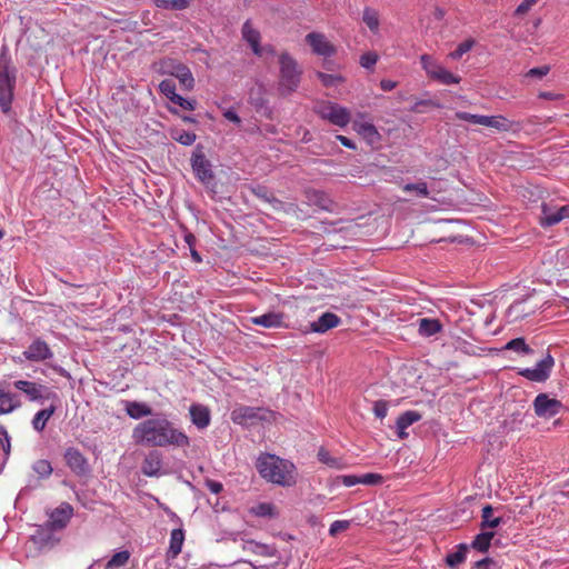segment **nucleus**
Returning <instances> with one entry per match:
<instances>
[{
	"label": "nucleus",
	"instance_id": "nucleus-25",
	"mask_svg": "<svg viewBox=\"0 0 569 569\" xmlns=\"http://www.w3.org/2000/svg\"><path fill=\"white\" fill-rule=\"evenodd\" d=\"M421 418L422 416L416 410H407L401 413L396 420V433L398 438L406 439L408 437L407 429Z\"/></svg>",
	"mask_w": 569,
	"mask_h": 569
},
{
	"label": "nucleus",
	"instance_id": "nucleus-40",
	"mask_svg": "<svg viewBox=\"0 0 569 569\" xmlns=\"http://www.w3.org/2000/svg\"><path fill=\"white\" fill-rule=\"evenodd\" d=\"M153 3L160 9L181 11L189 7L190 0H154Z\"/></svg>",
	"mask_w": 569,
	"mask_h": 569
},
{
	"label": "nucleus",
	"instance_id": "nucleus-36",
	"mask_svg": "<svg viewBox=\"0 0 569 569\" xmlns=\"http://www.w3.org/2000/svg\"><path fill=\"white\" fill-rule=\"evenodd\" d=\"M56 411L54 406H50L49 408L39 410L32 419V427L37 431H42L48 422V420L52 417Z\"/></svg>",
	"mask_w": 569,
	"mask_h": 569
},
{
	"label": "nucleus",
	"instance_id": "nucleus-30",
	"mask_svg": "<svg viewBox=\"0 0 569 569\" xmlns=\"http://www.w3.org/2000/svg\"><path fill=\"white\" fill-rule=\"evenodd\" d=\"M493 508L491 505H486L481 510V523L480 528L486 531V529L497 528L501 523H503V519L501 517H493Z\"/></svg>",
	"mask_w": 569,
	"mask_h": 569
},
{
	"label": "nucleus",
	"instance_id": "nucleus-11",
	"mask_svg": "<svg viewBox=\"0 0 569 569\" xmlns=\"http://www.w3.org/2000/svg\"><path fill=\"white\" fill-rule=\"evenodd\" d=\"M317 113L320 118L338 127H346L350 122L349 110L336 102L328 101L318 106Z\"/></svg>",
	"mask_w": 569,
	"mask_h": 569
},
{
	"label": "nucleus",
	"instance_id": "nucleus-12",
	"mask_svg": "<svg viewBox=\"0 0 569 569\" xmlns=\"http://www.w3.org/2000/svg\"><path fill=\"white\" fill-rule=\"evenodd\" d=\"M555 366L553 357L548 352L541 360H539L533 368H522L519 375L529 381L545 382L549 379L552 368Z\"/></svg>",
	"mask_w": 569,
	"mask_h": 569
},
{
	"label": "nucleus",
	"instance_id": "nucleus-52",
	"mask_svg": "<svg viewBox=\"0 0 569 569\" xmlns=\"http://www.w3.org/2000/svg\"><path fill=\"white\" fill-rule=\"evenodd\" d=\"M171 102L178 104L184 110H194L197 104L194 100H189L180 94H177Z\"/></svg>",
	"mask_w": 569,
	"mask_h": 569
},
{
	"label": "nucleus",
	"instance_id": "nucleus-58",
	"mask_svg": "<svg viewBox=\"0 0 569 569\" xmlns=\"http://www.w3.org/2000/svg\"><path fill=\"white\" fill-rule=\"evenodd\" d=\"M206 486L209 489V491L214 495L220 493L223 489L222 483L216 480H207Z\"/></svg>",
	"mask_w": 569,
	"mask_h": 569
},
{
	"label": "nucleus",
	"instance_id": "nucleus-4",
	"mask_svg": "<svg viewBox=\"0 0 569 569\" xmlns=\"http://www.w3.org/2000/svg\"><path fill=\"white\" fill-rule=\"evenodd\" d=\"M422 70L427 77L442 86L459 84L462 80L461 76L450 71L445 64L431 54L423 53L419 58Z\"/></svg>",
	"mask_w": 569,
	"mask_h": 569
},
{
	"label": "nucleus",
	"instance_id": "nucleus-14",
	"mask_svg": "<svg viewBox=\"0 0 569 569\" xmlns=\"http://www.w3.org/2000/svg\"><path fill=\"white\" fill-rule=\"evenodd\" d=\"M562 408L561 401L550 398L547 393H539L533 400L535 413L545 419L557 416Z\"/></svg>",
	"mask_w": 569,
	"mask_h": 569
},
{
	"label": "nucleus",
	"instance_id": "nucleus-28",
	"mask_svg": "<svg viewBox=\"0 0 569 569\" xmlns=\"http://www.w3.org/2000/svg\"><path fill=\"white\" fill-rule=\"evenodd\" d=\"M442 330V325L435 318H421L418 321V333L421 337L430 338Z\"/></svg>",
	"mask_w": 569,
	"mask_h": 569
},
{
	"label": "nucleus",
	"instance_id": "nucleus-43",
	"mask_svg": "<svg viewBox=\"0 0 569 569\" xmlns=\"http://www.w3.org/2000/svg\"><path fill=\"white\" fill-rule=\"evenodd\" d=\"M475 43L476 42L473 39H467V40L462 41L461 43H459L457 46V48L453 51H451L448 54V58L451 60H455V61L461 59V57L463 54L469 52L475 47Z\"/></svg>",
	"mask_w": 569,
	"mask_h": 569
},
{
	"label": "nucleus",
	"instance_id": "nucleus-18",
	"mask_svg": "<svg viewBox=\"0 0 569 569\" xmlns=\"http://www.w3.org/2000/svg\"><path fill=\"white\" fill-rule=\"evenodd\" d=\"M365 118L366 116L360 113L353 121V129L369 144H376L381 140V134L379 133L376 126L370 121H366Z\"/></svg>",
	"mask_w": 569,
	"mask_h": 569
},
{
	"label": "nucleus",
	"instance_id": "nucleus-56",
	"mask_svg": "<svg viewBox=\"0 0 569 569\" xmlns=\"http://www.w3.org/2000/svg\"><path fill=\"white\" fill-rule=\"evenodd\" d=\"M550 71V68L548 66L542 67H536L531 68L527 73L526 77L528 78H542L547 76Z\"/></svg>",
	"mask_w": 569,
	"mask_h": 569
},
{
	"label": "nucleus",
	"instance_id": "nucleus-10",
	"mask_svg": "<svg viewBox=\"0 0 569 569\" xmlns=\"http://www.w3.org/2000/svg\"><path fill=\"white\" fill-rule=\"evenodd\" d=\"M190 164L196 178L203 184L208 186L214 178L212 164L207 159L203 148L198 144L191 156Z\"/></svg>",
	"mask_w": 569,
	"mask_h": 569
},
{
	"label": "nucleus",
	"instance_id": "nucleus-50",
	"mask_svg": "<svg viewBox=\"0 0 569 569\" xmlns=\"http://www.w3.org/2000/svg\"><path fill=\"white\" fill-rule=\"evenodd\" d=\"M471 569H499V566L496 560L486 557L481 560L476 561Z\"/></svg>",
	"mask_w": 569,
	"mask_h": 569
},
{
	"label": "nucleus",
	"instance_id": "nucleus-7",
	"mask_svg": "<svg viewBox=\"0 0 569 569\" xmlns=\"http://www.w3.org/2000/svg\"><path fill=\"white\" fill-rule=\"evenodd\" d=\"M160 74L174 77L186 90H192L194 87V78L191 70L186 64L172 58L161 59L158 63Z\"/></svg>",
	"mask_w": 569,
	"mask_h": 569
},
{
	"label": "nucleus",
	"instance_id": "nucleus-29",
	"mask_svg": "<svg viewBox=\"0 0 569 569\" xmlns=\"http://www.w3.org/2000/svg\"><path fill=\"white\" fill-rule=\"evenodd\" d=\"M308 201L321 210L331 211L333 207L332 200L321 190H311L307 194Z\"/></svg>",
	"mask_w": 569,
	"mask_h": 569
},
{
	"label": "nucleus",
	"instance_id": "nucleus-5",
	"mask_svg": "<svg viewBox=\"0 0 569 569\" xmlns=\"http://www.w3.org/2000/svg\"><path fill=\"white\" fill-rule=\"evenodd\" d=\"M279 64L280 78L278 89L282 96H288L299 87L302 71L297 61L287 52L280 54Z\"/></svg>",
	"mask_w": 569,
	"mask_h": 569
},
{
	"label": "nucleus",
	"instance_id": "nucleus-38",
	"mask_svg": "<svg viewBox=\"0 0 569 569\" xmlns=\"http://www.w3.org/2000/svg\"><path fill=\"white\" fill-rule=\"evenodd\" d=\"M251 513L256 517L261 518H274L278 516L276 512L274 505L271 502H260L257 506L251 508Z\"/></svg>",
	"mask_w": 569,
	"mask_h": 569
},
{
	"label": "nucleus",
	"instance_id": "nucleus-55",
	"mask_svg": "<svg viewBox=\"0 0 569 569\" xmlns=\"http://www.w3.org/2000/svg\"><path fill=\"white\" fill-rule=\"evenodd\" d=\"M538 0H523L515 10V16H523L526 14L535 4H537Z\"/></svg>",
	"mask_w": 569,
	"mask_h": 569
},
{
	"label": "nucleus",
	"instance_id": "nucleus-6",
	"mask_svg": "<svg viewBox=\"0 0 569 569\" xmlns=\"http://www.w3.org/2000/svg\"><path fill=\"white\" fill-rule=\"evenodd\" d=\"M273 417L271 410L261 407L238 406L231 411V420L241 427H252L259 421H270Z\"/></svg>",
	"mask_w": 569,
	"mask_h": 569
},
{
	"label": "nucleus",
	"instance_id": "nucleus-64",
	"mask_svg": "<svg viewBox=\"0 0 569 569\" xmlns=\"http://www.w3.org/2000/svg\"><path fill=\"white\" fill-rule=\"evenodd\" d=\"M539 98L546 99V100H553V99H557L558 96L552 92L543 91V92L539 93Z\"/></svg>",
	"mask_w": 569,
	"mask_h": 569
},
{
	"label": "nucleus",
	"instance_id": "nucleus-32",
	"mask_svg": "<svg viewBox=\"0 0 569 569\" xmlns=\"http://www.w3.org/2000/svg\"><path fill=\"white\" fill-rule=\"evenodd\" d=\"M10 437L4 427L0 426V473L2 472L10 455Z\"/></svg>",
	"mask_w": 569,
	"mask_h": 569
},
{
	"label": "nucleus",
	"instance_id": "nucleus-57",
	"mask_svg": "<svg viewBox=\"0 0 569 569\" xmlns=\"http://www.w3.org/2000/svg\"><path fill=\"white\" fill-rule=\"evenodd\" d=\"M223 117L234 123V124H240L241 123V118L238 116V113L234 111L233 108H229L227 109L224 112H223Z\"/></svg>",
	"mask_w": 569,
	"mask_h": 569
},
{
	"label": "nucleus",
	"instance_id": "nucleus-53",
	"mask_svg": "<svg viewBox=\"0 0 569 569\" xmlns=\"http://www.w3.org/2000/svg\"><path fill=\"white\" fill-rule=\"evenodd\" d=\"M389 405L385 400H378L373 403V413L377 418L383 419L388 413Z\"/></svg>",
	"mask_w": 569,
	"mask_h": 569
},
{
	"label": "nucleus",
	"instance_id": "nucleus-3",
	"mask_svg": "<svg viewBox=\"0 0 569 569\" xmlns=\"http://www.w3.org/2000/svg\"><path fill=\"white\" fill-rule=\"evenodd\" d=\"M17 72L9 50L3 46L0 49V110L4 114L11 112L17 83Z\"/></svg>",
	"mask_w": 569,
	"mask_h": 569
},
{
	"label": "nucleus",
	"instance_id": "nucleus-23",
	"mask_svg": "<svg viewBox=\"0 0 569 569\" xmlns=\"http://www.w3.org/2000/svg\"><path fill=\"white\" fill-rule=\"evenodd\" d=\"M341 319L333 312L327 311L322 313L317 320L310 322V331L315 333H325L330 329L338 327Z\"/></svg>",
	"mask_w": 569,
	"mask_h": 569
},
{
	"label": "nucleus",
	"instance_id": "nucleus-16",
	"mask_svg": "<svg viewBox=\"0 0 569 569\" xmlns=\"http://www.w3.org/2000/svg\"><path fill=\"white\" fill-rule=\"evenodd\" d=\"M63 458L66 465L77 476H86L90 472L88 459L82 455V452L79 449L74 447L67 448Z\"/></svg>",
	"mask_w": 569,
	"mask_h": 569
},
{
	"label": "nucleus",
	"instance_id": "nucleus-60",
	"mask_svg": "<svg viewBox=\"0 0 569 569\" xmlns=\"http://www.w3.org/2000/svg\"><path fill=\"white\" fill-rule=\"evenodd\" d=\"M433 101L428 99V100H418L413 103V106L410 108V110L412 112H421V107L422 106H433Z\"/></svg>",
	"mask_w": 569,
	"mask_h": 569
},
{
	"label": "nucleus",
	"instance_id": "nucleus-45",
	"mask_svg": "<svg viewBox=\"0 0 569 569\" xmlns=\"http://www.w3.org/2000/svg\"><path fill=\"white\" fill-rule=\"evenodd\" d=\"M316 74L321 83L328 88L336 87L345 81V78L340 74H330L321 71H318Z\"/></svg>",
	"mask_w": 569,
	"mask_h": 569
},
{
	"label": "nucleus",
	"instance_id": "nucleus-61",
	"mask_svg": "<svg viewBox=\"0 0 569 569\" xmlns=\"http://www.w3.org/2000/svg\"><path fill=\"white\" fill-rule=\"evenodd\" d=\"M397 87V82L393 81V80H390V79H382L380 81V88L388 92V91H391L393 90L395 88Z\"/></svg>",
	"mask_w": 569,
	"mask_h": 569
},
{
	"label": "nucleus",
	"instance_id": "nucleus-22",
	"mask_svg": "<svg viewBox=\"0 0 569 569\" xmlns=\"http://www.w3.org/2000/svg\"><path fill=\"white\" fill-rule=\"evenodd\" d=\"M184 541V531L182 528L173 529L170 533L169 548L166 553L167 563L172 568V561H174L178 555L182 550Z\"/></svg>",
	"mask_w": 569,
	"mask_h": 569
},
{
	"label": "nucleus",
	"instance_id": "nucleus-15",
	"mask_svg": "<svg viewBox=\"0 0 569 569\" xmlns=\"http://www.w3.org/2000/svg\"><path fill=\"white\" fill-rule=\"evenodd\" d=\"M569 218V204L556 208L549 203L541 204L540 226L543 228L552 227L563 219Z\"/></svg>",
	"mask_w": 569,
	"mask_h": 569
},
{
	"label": "nucleus",
	"instance_id": "nucleus-33",
	"mask_svg": "<svg viewBox=\"0 0 569 569\" xmlns=\"http://www.w3.org/2000/svg\"><path fill=\"white\" fill-rule=\"evenodd\" d=\"M493 537H495L493 531H485L483 530L475 537L470 547L480 552H487L491 546V540L493 539Z\"/></svg>",
	"mask_w": 569,
	"mask_h": 569
},
{
	"label": "nucleus",
	"instance_id": "nucleus-8",
	"mask_svg": "<svg viewBox=\"0 0 569 569\" xmlns=\"http://www.w3.org/2000/svg\"><path fill=\"white\" fill-rule=\"evenodd\" d=\"M455 118L461 121H467L473 124H480L489 128H493L500 132L510 131L515 124V122L508 120L506 117L498 116H483V114H473L466 111H457L455 113Z\"/></svg>",
	"mask_w": 569,
	"mask_h": 569
},
{
	"label": "nucleus",
	"instance_id": "nucleus-54",
	"mask_svg": "<svg viewBox=\"0 0 569 569\" xmlns=\"http://www.w3.org/2000/svg\"><path fill=\"white\" fill-rule=\"evenodd\" d=\"M337 482H341L345 487H353L360 483V476L342 475L337 477Z\"/></svg>",
	"mask_w": 569,
	"mask_h": 569
},
{
	"label": "nucleus",
	"instance_id": "nucleus-44",
	"mask_svg": "<svg viewBox=\"0 0 569 569\" xmlns=\"http://www.w3.org/2000/svg\"><path fill=\"white\" fill-rule=\"evenodd\" d=\"M130 553L127 550L116 552L106 563V569L122 567L129 560Z\"/></svg>",
	"mask_w": 569,
	"mask_h": 569
},
{
	"label": "nucleus",
	"instance_id": "nucleus-47",
	"mask_svg": "<svg viewBox=\"0 0 569 569\" xmlns=\"http://www.w3.org/2000/svg\"><path fill=\"white\" fill-rule=\"evenodd\" d=\"M159 90L166 98H168L170 101L174 99V97L178 94L176 92V84L170 79H164L159 83Z\"/></svg>",
	"mask_w": 569,
	"mask_h": 569
},
{
	"label": "nucleus",
	"instance_id": "nucleus-39",
	"mask_svg": "<svg viewBox=\"0 0 569 569\" xmlns=\"http://www.w3.org/2000/svg\"><path fill=\"white\" fill-rule=\"evenodd\" d=\"M31 468L40 479H48L53 471L51 462L47 459H39L34 461Z\"/></svg>",
	"mask_w": 569,
	"mask_h": 569
},
{
	"label": "nucleus",
	"instance_id": "nucleus-21",
	"mask_svg": "<svg viewBox=\"0 0 569 569\" xmlns=\"http://www.w3.org/2000/svg\"><path fill=\"white\" fill-rule=\"evenodd\" d=\"M17 390L26 393L30 401H42L46 399L43 392L47 388L42 385L28 380H17L13 382Z\"/></svg>",
	"mask_w": 569,
	"mask_h": 569
},
{
	"label": "nucleus",
	"instance_id": "nucleus-31",
	"mask_svg": "<svg viewBox=\"0 0 569 569\" xmlns=\"http://www.w3.org/2000/svg\"><path fill=\"white\" fill-rule=\"evenodd\" d=\"M318 460L323 465L333 468V469H345L347 468V462L340 457H332L328 450L325 448H320L318 451Z\"/></svg>",
	"mask_w": 569,
	"mask_h": 569
},
{
	"label": "nucleus",
	"instance_id": "nucleus-27",
	"mask_svg": "<svg viewBox=\"0 0 569 569\" xmlns=\"http://www.w3.org/2000/svg\"><path fill=\"white\" fill-rule=\"evenodd\" d=\"M124 411L134 420L152 416V409L147 403L139 401H126Z\"/></svg>",
	"mask_w": 569,
	"mask_h": 569
},
{
	"label": "nucleus",
	"instance_id": "nucleus-51",
	"mask_svg": "<svg viewBox=\"0 0 569 569\" xmlns=\"http://www.w3.org/2000/svg\"><path fill=\"white\" fill-rule=\"evenodd\" d=\"M350 527L348 520H336L329 527V535L337 536L339 532L347 530Z\"/></svg>",
	"mask_w": 569,
	"mask_h": 569
},
{
	"label": "nucleus",
	"instance_id": "nucleus-26",
	"mask_svg": "<svg viewBox=\"0 0 569 569\" xmlns=\"http://www.w3.org/2000/svg\"><path fill=\"white\" fill-rule=\"evenodd\" d=\"M72 513L73 508L69 503H62L51 512L49 520L50 526L54 529L64 528L70 521Z\"/></svg>",
	"mask_w": 569,
	"mask_h": 569
},
{
	"label": "nucleus",
	"instance_id": "nucleus-46",
	"mask_svg": "<svg viewBox=\"0 0 569 569\" xmlns=\"http://www.w3.org/2000/svg\"><path fill=\"white\" fill-rule=\"evenodd\" d=\"M402 189L408 192L415 191L421 198L429 197L428 186L425 181H420V182H416V183H406L402 187Z\"/></svg>",
	"mask_w": 569,
	"mask_h": 569
},
{
	"label": "nucleus",
	"instance_id": "nucleus-42",
	"mask_svg": "<svg viewBox=\"0 0 569 569\" xmlns=\"http://www.w3.org/2000/svg\"><path fill=\"white\" fill-rule=\"evenodd\" d=\"M171 138L182 146H191L194 143L197 134L182 129H173L171 130Z\"/></svg>",
	"mask_w": 569,
	"mask_h": 569
},
{
	"label": "nucleus",
	"instance_id": "nucleus-35",
	"mask_svg": "<svg viewBox=\"0 0 569 569\" xmlns=\"http://www.w3.org/2000/svg\"><path fill=\"white\" fill-rule=\"evenodd\" d=\"M502 350L513 351L522 356L533 353L532 348L527 345L525 338L522 337L511 339L503 346Z\"/></svg>",
	"mask_w": 569,
	"mask_h": 569
},
{
	"label": "nucleus",
	"instance_id": "nucleus-41",
	"mask_svg": "<svg viewBox=\"0 0 569 569\" xmlns=\"http://www.w3.org/2000/svg\"><path fill=\"white\" fill-rule=\"evenodd\" d=\"M362 21L367 24V27L372 31V32H377L378 29H379V14H378V11L370 8V7H366L363 9V13H362Z\"/></svg>",
	"mask_w": 569,
	"mask_h": 569
},
{
	"label": "nucleus",
	"instance_id": "nucleus-62",
	"mask_svg": "<svg viewBox=\"0 0 569 569\" xmlns=\"http://www.w3.org/2000/svg\"><path fill=\"white\" fill-rule=\"evenodd\" d=\"M183 238L184 242L189 246L190 249L194 248L197 239L193 233L187 232L184 233Z\"/></svg>",
	"mask_w": 569,
	"mask_h": 569
},
{
	"label": "nucleus",
	"instance_id": "nucleus-13",
	"mask_svg": "<svg viewBox=\"0 0 569 569\" xmlns=\"http://www.w3.org/2000/svg\"><path fill=\"white\" fill-rule=\"evenodd\" d=\"M306 43L311 48L313 54L330 58L337 53V48L322 32L312 31L306 34Z\"/></svg>",
	"mask_w": 569,
	"mask_h": 569
},
{
	"label": "nucleus",
	"instance_id": "nucleus-37",
	"mask_svg": "<svg viewBox=\"0 0 569 569\" xmlns=\"http://www.w3.org/2000/svg\"><path fill=\"white\" fill-rule=\"evenodd\" d=\"M19 402L16 400V396L1 390L0 392V415L10 413L17 407Z\"/></svg>",
	"mask_w": 569,
	"mask_h": 569
},
{
	"label": "nucleus",
	"instance_id": "nucleus-63",
	"mask_svg": "<svg viewBox=\"0 0 569 569\" xmlns=\"http://www.w3.org/2000/svg\"><path fill=\"white\" fill-rule=\"evenodd\" d=\"M274 53V48L271 44H266L261 46V53L258 57H263L264 54L273 56Z\"/></svg>",
	"mask_w": 569,
	"mask_h": 569
},
{
	"label": "nucleus",
	"instance_id": "nucleus-20",
	"mask_svg": "<svg viewBox=\"0 0 569 569\" xmlns=\"http://www.w3.org/2000/svg\"><path fill=\"white\" fill-rule=\"evenodd\" d=\"M189 416L192 425L199 430L208 428L211 422L210 409L201 403H192L189 408Z\"/></svg>",
	"mask_w": 569,
	"mask_h": 569
},
{
	"label": "nucleus",
	"instance_id": "nucleus-34",
	"mask_svg": "<svg viewBox=\"0 0 569 569\" xmlns=\"http://www.w3.org/2000/svg\"><path fill=\"white\" fill-rule=\"evenodd\" d=\"M468 549H469V546L466 545V543H459L457 547H456V550L452 551V552H449L446 557V563L451 567V568H455L457 567L458 565H460L461 562H463L467 558V552H468Z\"/></svg>",
	"mask_w": 569,
	"mask_h": 569
},
{
	"label": "nucleus",
	"instance_id": "nucleus-49",
	"mask_svg": "<svg viewBox=\"0 0 569 569\" xmlns=\"http://www.w3.org/2000/svg\"><path fill=\"white\" fill-rule=\"evenodd\" d=\"M383 481V477L380 473H365L360 476V483L366 486L380 485Z\"/></svg>",
	"mask_w": 569,
	"mask_h": 569
},
{
	"label": "nucleus",
	"instance_id": "nucleus-9",
	"mask_svg": "<svg viewBox=\"0 0 569 569\" xmlns=\"http://www.w3.org/2000/svg\"><path fill=\"white\" fill-rule=\"evenodd\" d=\"M51 358H53V351L42 338L38 337L31 341L20 356L13 357V361L23 365L26 361L43 362Z\"/></svg>",
	"mask_w": 569,
	"mask_h": 569
},
{
	"label": "nucleus",
	"instance_id": "nucleus-59",
	"mask_svg": "<svg viewBox=\"0 0 569 569\" xmlns=\"http://www.w3.org/2000/svg\"><path fill=\"white\" fill-rule=\"evenodd\" d=\"M336 138H337V140H338V141H339L343 147H346V148H348V149H351V150H356V149H357L356 143H355L351 139H349V138H347V137H345V136H342V134H338Z\"/></svg>",
	"mask_w": 569,
	"mask_h": 569
},
{
	"label": "nucleus",
	"instance_id": "nucleus-24",
	"mask_svg": "<svg viewBox=\"0 0 569 569\" xmlns=\"http://www.w3.org/2000/svg\"><path fill=\"white\" fill-rule=\"evenodd\" d=\"M241 36L243 41H246L254 56H259L261 53V34L260 31L253 28L250 19L246 20L241 28Z\"/></svg>",
	"mask_w": 569,
	"mask_h": 569
},
{
	"label": "nucleus",
	"instance_id": "nucleus-1",
	"mask_svg": "<svg viewBox=\"0 0 569 569\" xmlns=\"http://www.w3.org/2000/svg\"><path fill=\"white\" fill-rule=\"evenodd\" d=\"M132 440L143 447L184 449L190 446L189 436L164 413H157L139 422L132 430Z\"/></svg>",
	"mask_w": 569,
	"mask_h": 569
},
{
	"label": "nucleus",
	"instance_id": "nucleus-48",
	"mask_svg": "<svg viewBox=\"0 0 569 569\" xmlns=\"http://www.w3.org/2000/svg\"><path fill=\"white\" fill-rule=\"evenodd\" d=\"M378 62V54L375 52H366L360 57V66L365 69H372Z\"/></svg>",
	"mask_w": 569,
	"mask_h": 569
},
{
	"label": "nucleus",
	"instance_id": "nucleus-17",
	"mask_svg": "<svg viewBox=\"0 0 569 569\" xmlns=\"http://www.w3.org/2000/svg\"><path fill=\"white\" fill-rule=\"evenodd\" d=\"M141 472L147 477L153 478L166 475L162 453L158 450L149 451L141 463Z\"/></svg>",
	"mask_w": 569,
	"mask_h": 569
},
{
	"label": "nucleus",
	"instance_id": "nucleus-19",
	"mask_svg": "<svg viewBox=\"0 0 569 569\" xmlns=\"http://www.w3.org/2000/svg\"><path fill=\"white\" fill-rule=\"evenodd\" d=\"M284 313L280 311H269L250 318L251 323L267 329L286 328Z\"/></svg>",
	"mask_w": 569,
	"mask_h": 569
},
{
	"label": "nucleus",
	"instance_id": "nucleus-2",
	"mask_svg": "<svg viewBox=\"0 0 569 569\" xmlns=\"http://www.w3.org/2000/svg\"><path fill=\"white\" fill-rule=\"evenodd\" d=\"M256 468L262 479L273 485L291 487L297 482L295 463L277 455L260 453L256 460Z\"/></svg>",
	"mask_w": 569,
	"mask_h": 569
}]
</instances>
